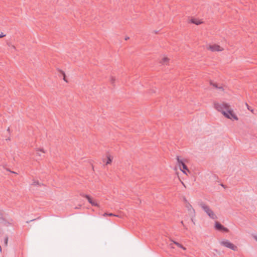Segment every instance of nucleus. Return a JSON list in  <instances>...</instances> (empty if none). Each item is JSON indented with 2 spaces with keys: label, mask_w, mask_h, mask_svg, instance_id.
<instances>
[{
  "label": "nucleus",
  "mask_w": 257,
  "mask_h": 257,
  "mask_svg": "<svg viewBox=\"0 0 257 257\" xmlns=\"http://www.w3.org/2000/svg\"><path fill=\"white\" fill-rule=\"evenodd\" d=\"M177 160L178 163V165L180 168V170L185 174L186 172L185 171L189 172L187 166L185 164L184 162L180 160L179 156H177Z\"/></svg>",
  "instance_id": "nucleus-4"
},
{
  "label": "nucleus",
  "mask_w": 257,
  "mask_h": 257,
  "mask_svg": "<svg viewBox=\"0 0 257 257\" xmlns=\"http://www.w3.org/2000/svg\"><path fill=\"white\" fill-rule=\"evenodd\" d=\"M215 228L218 230L223 231L226 232H228L229 231L228 228L224 227L222 224L217 221L215 222Z\"/></svg>",
  "instance_id": "nucleus-5"
},
{
  "label": "nucleus",
  "mask_w": 257,
  "mask_h": 257,
  "mask_svg": "<svg viewBox=\"0 0 257 257\" xmlns=\"http://www.w3.org/2000/svg\"><path fill=\"white\" fill-rule=\"evenodd\" d=\"M182 183L184 186V187H185V185H184V183L183 182H182Z\"/></svg>",
  "instance_id": "nucleus-26"
},
{
  "label": "nucleus",
  "mask_w": 257,
  "mask_h": 257,
  "mask_svg": "<svg viewBox=\"0 0 257 257\" xmlns=\"http://www.w3.org/2000/svg\"><path fill=\"white\" fill-rule=\"evenodd\" d=\"M2 224L4 225H5V226H8V225L10 224V223L9 222H7L5 220H3L2 222Z\"/></svg>",
  "instance_id": "nucleus-14"
},
{
  "label": "nucleus",
  "mask_w": 257,
  "mask_h": 257,
  "mask_svg": "<svg viewBox=\"0 0 257 257\" xmlns=\"http://www.w3.org/2000/svg\"><path fill=\"white\" fill-rule=\"evenodd\" d=\"M254 238L257 241V236H254Z\"/></svg>",
  "instance_id": "nucleus-21"
},
{
  "label": "nucleus",
  "mask_w": 257,
  "mask_h": 257,
  "mask_svg": "<svg viewBox=\"0 0 257 257\" xmlns=\"http://www.w3.org/2000/svg\"><path fill=\"white\" fill-rule=\"evenodd\" d=\"M220 244L222 246H224L226 247L229 248L234 251H236L237 250V247L234 245L233 243L230 242L228 240H224L220 242Z\"/></svg>",
  "instance_id": "nucleus-3"
},
{
  "label": "nucleus",
  "mask_w": 257,
  "mask_h": 257,
  "mask_svg": "<svg viewBox=\"0 0 257 257\" xmlns=\"http://www.w3.org/2000/svg\"><path fill=\"white\" fill-rule=\"evenodd\" d=\"M8 238H6L5 239V245L6 246H7L8 245Z\"/></svg>",
  "instance_id": "nucleus-15"
},
{
  "label": "nucleus",
  "mask_w": 257,
  "mask_h": 257,
  "mask_svg": "<svg viewBox=\"0 0 257 257\" xmlns=\"http://www.w3.org/2000/svg\"><path fill=\"white\" fill-rule=\"evenodd\" d=\"M112 162V159L110 157H107L106 161L105 162L106 165L110 164Z\"/></svg>",
  "instance_id": "nucleus-13"
},
{
  "label": "nucleus",
  "mask_w": 257,
  "mask_h": 257,
  "mask_svg": "<svg viewBox=\"0 0 257 257\" xmlns=\"http://www.w3.org/2000/svg\"><path fill=\"white\" fill-rule=\"evenodd\" d=\"M201 208L207 213V214L212 219H217L216 215L214 214L213 211L205 203L202 202L200 204Z\"/></svg>",
  "instance_id": "nucleus-2"
},
{
  "label": "nucleus",
  "mask_w": 257,
  "mask_h": 257,
  "mask_svg": "<svg viewBox=\"0 0 257 257\" xmlns=\"http://www.w3.org/2000/svg\"><path fill=\"white\" fill-rule=\"evenodd\" d=\"M185 207H186L187 210L189 211L190 214L191 215H192V216L195 215V210L194 208H193L192 205L189 203H187V204H186Z\"/></svg>",
  "instance_id": "nucleus-8"
},
{
  "label": "nucleus",
  "mask_w": 257,
  "mask_h": 257,
  "mask_svg": "<svg viewBox=\"0 0 257 257\" xmlns=\"http://www.w3.org/2000/svg\"><path fill=\"white\" fill-rule=\"evenodd\" d=\"M249 110H250L252 112H253V109H250Z\"/></svg>",
  "instance_id": "nucleus-24"
},
{
  "label": "nucleus",
  "mask_w": 257,
  "mask_h": 257,
  "mask_svg": "<svg viewBox=\"0 0 257 257\" xmlns=\"http://www.w3.org/2000/svg\"><path fill=\"white\" fill-rule=\"evenodd\" d=\"M210 84L215 88L218 89L222 91L224 90L222 86H218L216 83H213L212 81H210Z\"/></svg>",
  "instance_id": "nucleus-9"
},
{
  "label": "nucleus",
  "mask_w": 257,
  "mask_h": 257,
  "mask_svg": "<svg viewBox=\"0 0 257 257\" xmlns=\"http://www.w3.org/2000/svg\"><path fill=\"white\" fill-rule=\"evenodd\" d=\"M191 220H192V221L194 223H194V222L193 221V218H191Z\"/></svg>",
  "instance_id": "nucleus-25"
},
{
  "label": "nucleus",
  "mask_w": 257,
  "mask_h": 257,
  "mask_svg": "<svg viewBox=\"0 0 257 257\" xmlns=\"http://www.w3.org/2000/svg\"><path fill=\"white\" fill-rule=\"evenodd\" d=\"M105 215H108V216H113V214H112V213H110V214H107V213H105L103 214V216H105Z\"/></svg>",
  "instance_id": "nucleus-16"
},
{
  "label": "nucleus",
  "mask_w": 257,
  "mask_h": 257,
  "mask_svg": "<svg viewBox=\"0 0 257 257\" xmlns=\"http://www.w3.org/2000/svg\"><path fill=\"white\" fill-rule=\"evenodd\" d=\"M174 244H176L178 247L182 248L183 250H186V247H184L180 243L172 240Z\"/></svg>",
  "instance_id": "nucleus-10"
},
{
  "label": "nucleus",
  "mask_w": 257,
  "mask_h": 257,
  "mask_svg": "<svg viewBox=\"0 0 257 257\" xmlns=\"http://www.w3.org/2000/svg\"><path fill=\"white\" fill-rule=\"evenodd\" d=\"M4 36H5V35H0V38H2V37H3Z\"/></svg>",
  "instance_id": "nucleus-23"
},
{
  "label": "nucleus",
  "mask_w": 257,
  "mask_h": 257,
  "mask_svg": "<svg viewBox=\"0 0 257 257\" xmlns=\"http://www.w3.org/2000/svg\"><path fill=\"white\" fill-rule=\"evenodd\" d=\"M246 105L248 110H250L251 109L250 107H249V106L247 103H246Z\"/></svg>",
  "instance_id": "nucleus-18"
},
{
  "label": "nucleus",
  "mask_w": 257,
  "mask_h": 257,
  "mask_svg": "<svg viewBox=\"0 0 257 257\" xmlns=\"http://www.w3.org/2000/svg\"><path fill=\"white\" fill-rule=\"evenodd\" d=\"M173 244H174V243H173H173H170V244H169V246H170L171 248H174V246H173Z\"/></svg>",
  "instance_id": "nucleus-17"
},
{
  "label": "nucleus",
  "mask_w": 257,
  "mask_h": 257,
  "mask_svg": "<svg viewBox=\"0 0 257 257\" xmlns=\"http://www.w3.org/2000/svg\"><path fill=\"white\" fill-rule=\"evenodd\" d=\"M65 76L64 75V78H63V79L65 81Z\"/></svg>",
  "instance_id": "nucleus-27"
},
{
  "label": "nucleus",
  "mask_w": 257,
  "mask_h": 257,
  "mask_svg": "<svg viewBox=\"0 0 257 257\" xmlns=\"http://www.w3.org/2000/svg\"><path fill=\"white\" fill-rule=\"evenodd\" d=\"M85 197L88 200V202L93 206L99 207V204L98 202L96 200H93L90 196L86 195Z\"/></svg>",
  "instance_id": "nucleus-7"
},
{
  "label": "nucleus",
  "mask_w": 257,
  "mask_h": 257,
  "mask_svg": "<svg viewBox=\"0 0 257 257\" xmlns=\"http://www.w3.org/2000/svg\"><path fill=\"white\" fill-rule=\"evenodd\" d=\"M181 223L185 227L184 225V223H183V221H181Z\"/></svg>",
  "instance_id": "nucleus-22"
},
{
  "label": "nucleus",
  "mask_w": 257,
  "mask_h": 257,
  "mask_svg": "<svg viewBox=\"0 0 257 257\" xmlns=\"http://www.w3.org/2000/svg\"><path fill=\"white\" fill-rule=\"evenodd\" d=\"M184 202H185V203L186 204H187V203H188V201H187V199H186L185 198H184Z\"/></svg>",
  "instance_id": "nucleus-19"
},
{
  "label": "nucleus",
  "mask_w": 257,
  "mask_h": 257,
  "mask_svg": "<svg viewBox=\"0 0 257 257\" xmlns=\"http://www.w3.org/2000/svg\"><path fill=\"white\" fill-rule=\"evenodd\" d=\"M191 22L192 23L195 24L197 25H198L200 24L201 23H202V22H200V21H197L195 19H191Z\"/></svg>",
  "instance_id": "nucleus-12"
},
{
  "label": "nucleus",
  "mask_w": 257,
  "mask_h": 257,
  "mask_svg": "<svg viewBox=\"0 0 257 257\" xmlns=\"http://www.w3.org/2000/svg\"><path fill=\"white\" fill-rule=\"evenodd\" d=\"M214 106L217 110L221 112L226 117L230 119L233 118L235 120L238 119L233 110L230 108V105L224 102L221 103L214 102Z\"/></svg>",
  "instance_id": "nucleus-1"
},
{
  "label": "nucleus",
  "mask_w": 257,
  "mask_h": 257,
  "mask_svg": "<svg viewBox=\"0 0 257 257\" xmlns=\"http://www.w3.org/2000/svg\"><path fill=\"white\" fill-rule=\"evenodd\" d=\"M208 49L210 50L212 52L222 51V50H223V48H221L219 45L216 44L209 45Z\"/></svg>",
  "instance_id": "nucleus-6"
},
{
  "label": "nucleus",
  "mask_w": 257,
  "mask_h": 257,
  "mask_svg": "<svg viewBox=\"0 0 257 257\" xmlns=\"http://www.w3.org/2000/svg\"><path fill=\"white\" fill-rule=\"evenodd\" d=\"M40 152H42V153H45V151H44V150H43V149H41V150H40Z\"/></svg>",
  "instance_id": "nucleus-20"
},
{
  "label": "nucleus",
  "mask_w": 257,
  "mask_h": 257,
  "mask_svg": "<svg viewBox=\"0 0 257 257\" xmlns=\"http://www.w3.org/2000/svg\"><path fill=\"white\" fill-rule=\"evenodd\" d=\"M169 60V59L167 57H164L162 59L160 63H162V64H167Z\"/></svg>",
  "instance_id": "nucleus-11"
}]
</instances>
